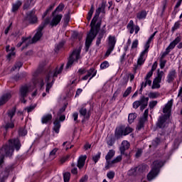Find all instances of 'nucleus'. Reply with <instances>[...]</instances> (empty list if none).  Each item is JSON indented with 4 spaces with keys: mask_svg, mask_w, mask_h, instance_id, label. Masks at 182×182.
I'll use <instances>...</instances> for the list:
<instances>
[{
    "mask_svg": "<svg viewBox=\"0 0 182 182\" xmlns=\"http://www.w3.org/2000/svg\"><path fill=\"white\" fill-rule=\"evenodd\" d=\"M106 1H102L101 4L99 6L98 9L96 10L95 16L93 17L91 23H90V31L87 33V38L85 41V46L87 49L90 48V45H92V42H93V39H95L99 33V29H100V26L102 25V20L99 19V16L100 13L105 14L106 9Z\"/></svg>",
    "mask_w": 182,
    "mask_h": 182,
    "instance_id": "f257e3e1",
    "label": "nucleus"
},
{
    "mask_svg": "<svg viewBox=\"0 0 182 182\" xmlns=\"http://www.w3.org/2000/svg\"><path fill=\"white\" fill-rule=\"evenodd\" d=\"M62 70H63V65L50 69L46 71L44 80L40 79L38 81L37 85L40 86L41 89H42L45 85V81L46 82V93H49V90H50V88L53 86V83L55 82L54 77H58V75H60V73H62Z\"/></svg>",
    "mask_w": 182,
    "mask_h": 182,
    "instance_id": "f03ea898",
    "label": "nucleus"
},
{
    "mask_svg": "<svg viewBox=\"0 0 182 182\" xmlns=\"http://www.w3.org/2000/svg\"><path fill=\"white\" fill-rule=\"evenodd\" d=\"M21 141H19V139H10L9 141V146L4 145L0 149V167L4 164V159L5 158V156L11 157V156L14 154V149H16L18 151L19 149H21Z\"/></svg>",
    "mask_w": 182,
    "mask_h": 182,
    "instance_id": "7ed1b4c3",
    "label": "nucleus"
},
{
    "mask_svg": "<svg viewBox=\"0 0 182 182\" xmlns=\"http://www.w3.org/2000/svg\"><path fill=\"white\" fill-rule=\"evenodd\" d=\"M173 106V100H171L165 105V107L163 109V112L164 115L159 117L157 122V127L159 129H164L167 126V120L170 118V113H171V107Z\"/></svg>",
    "mask_w": 182,
    "mask_h": 182,
    "instance_id": "20e7f679",
    "label": "nucleus"
},
{
    "mask_svg": "<svg viewBox=\"0 0 182 182\" xmlns=\"http://www.w3.org/2000/svg\"><path fill=\"white\" fill-rule=\"evenodd\" d=\"M156 33L157 31H155L148 39L146 44L144 45V50L140 53L139 57L137 60V65L141 66L146 62V59L147 58V54L149 53V48H150V43H151V41L154 39V36H156Z\"/></svg>",
    "mask_w": 182,
    "mask_h": 182,
    "instance_id": "39448f33",
    "label": "nucleus"
},
{
    "mask_svg": "<svg viewBox=\"0 0 182 182\" xmlns=\"http://www.w3.org/2000/svg\"><path fill=\"white\" fill-rule=\"evenodd\" d=\"M163 166H164V162L160 159L153 162L151 170L148 173V176H147V178L149 181H151V180L157 177V175L159 174V171H160V168H161Z\"/></svg>",
    "mask_w": 182,
    "mask_h": 182,
    "instance_id": "423d86ee",
    "label": "nucleus"
},
{
    "mask_svg": "<svg viewBox=\"0 0 182 182\" xmlns=\"http://www.w3.org/2000/svg\"><path fill=\"white\" fill-rule=\"evenodd\" d=\"M63 18V15L53 12L51 14V19L49 20V18H46L43 25L45 26V25L49 24L51 28H55V26H58V23H60Z\"/></svg>",
    "mask_w": 182,
    "mask_h": 182,
    "instance_id": "0eeeda50",
    "label": "nucleus"
},
{
    "mask_svg": "<svg viewBox=\"0 0 182 182\" xmlns=\"http://www.w3.org/2000/svg\"><path fill=\"white\" fill-rule=\"evenodd\" d=\"M82 50V48H79L77 49H75L72 54L70 55L68 61L66 65V69H70V68H72V65H73L75 63L77 62L79 59H80V52Z\"/></svg>",
    "mask_w": 182,
    "mask_h": 182,
    "instance_id": "6e6552de",
    "label": "nucleus"
},
{
    "mask_svg": "<svg viewBox=\"0 0 182 182\" xmlns=\"http://www.w3.org/2000/svg\"><path fill=\"white\" fill-rule=\"evenodd\" d=\"M32 90H33V88L29 85H23L20 87L18 97L22 103H26L25 98L28 97Z\"/></svg>",
    "mask_w": 182,
    "mask_h": 182,
    "instance_id": "1a4fd4ad",
    "label": "nucleus"
},
{
    "mask_svg": "<svg viewBox=\"0 0 182 182\" xmlns=\"http://www.w3.org/2000/svg\"><path fill=\"white\" fill-rule=\"evenodd\" d=\"M132 132H133V129L129 127H127L126 128L123 127H118L115 130V137L116 139H120L122 136H127Z\"/></svg>",
    "mask_w": 182,
    "mask_h": 182,
    "instance_id": "9d476101",
    "label": "nucleus"
},
{
    "mask_svg": "<svg viewBox=\"0 0 182 182\" xmlns=\"http://www.w3.org/2000/svg\"><path fill=\"white\" fill-rule=\"evenodd\" d=\"M116 37L114 36H108V43H107V50L105 53V56L107 58L110 55L112 50H114V46H116Z\"/></svg>",
    "mask_w": 182,
    "mask_h": 182,
    "instance_id": "9b49d317",
    "label": "nucleus"
},
{
    "mask_svg": "<svg viewBox=\"0 0 182 182\" xmlns=\"http://www.w3.org/2000/svg\"><path fill=\"white\" fill-rule=\"evenodd\" d=\"M127 28L128 29L131 35H132V33H134V31L135 35H137L139 33V31H140V27L138 25L134 26V21H133V20L129 21V23L127 26Z\"/></svg>",
    "mask_w": 182,
    "mask_h": 182,
    "instance_id": "f8f14e48",
    "label": "nucleus"
},
{
    "mask_svg": "<svg viewBox=\"0 0 182 182\" xmlns=\"http://www.w3.org/2000/svg\"><path fill=\"white\" fill-rule=\"evenodd\" d=\"M43 28H45V24H41L37 29V32L36 33V34L34 35V36L33 37V38H31V43H35L36 42H38V41H39V39H41L42 38V35H43L42 33V31H43Z\"/></svg>",
    "mask_w": 182,
    "mask_h": 182,
    "instance_id": "ddd939ff",
    "label": "nucleus"
},
{
    "mask_svg": "<svg viewBox=\"0 0 182 182\" xmlns=\"http://www.w3.org/2000/svg\"><path fill=\"white\" fill-rule=\"evenodd\" d=\"M115 151L113 149H111L108 151L105 156L106 160V164H105V168H110L112 167V161H110L111 159H113L114 157Z\"/></svg>",
    "mask_w": 182,
    "mask_h": 182,
    "instance_id": "4468645a",
    "label": "nucleus"
},
{
    "mask_svg": "<svg viewBox=\"0 0 182 182\" xmlns=\"http://www.w3.org/2000/svg\"><path fill=\"white\" fill-rule=\"evenodd\" d=\"M12 171V166H7L0 173V182H5V180L9 176V173Z\"/></svg>",
    "mask_w": 182,
    "mask_h": 182,
    "instance_id": "2eb2a0df",
    "label": "nucleus"
},
{
    "mask_svg": "<svg viewBox=\"0 0 182 182\" xmlns=\"http://www.w3.org/2000/svg\"><path fill=\"white\" fill-rule=\"evenodd\" d=\"M26 21H28L31 23H36L38 22V17L35 16V11L32 10L27 13V16L26 18Z\"/></svg>",
    "mask_w": 182,
    "mask_h": 182,
    "instance_id": "dca6fc26",
    "label": "nucleus"
},
{
    "mask_svg": "<svg viewBox=\"0 0 182 182\" xmlns=\"http://www.w3.org/2000/svg\"><path fill=\"white\" fill-rule=\"evenodd\" d=\"M21 41L22 42L17 44L18 48H21V46L23 45V49H25V48H28V46H29V45L32 43V42L31 41V37H23L21 38Z\"/></svg>",
    "mask_w": 182,
    "mask_h": 182,
    "instance_id": "f3484780",
    "label": "nucleus"
},
{
    "mask_svg": "<svg viewBox=\"0 0 182 182\" xmlns=\"http://www.w3.org/2000/svg\"><path fill=\"white\" fill-rule=\"evenodd\" d=\"M181 41V37L180 36L176 37V39L169 44V46L166 48V49H168L170 52H171V50H173V48H176V45H178V43H180Z\"/></svg>",
    "mask_w": 182,
    "mask_h": 182,
    "instance_id": "a211bd4d",
    "label": "nucleus"
},
{
    "mask_svg": "<svg viewBox=\"0 0 182 182\" xmlns=\"http://www.w3.org/2000/svg\"><path fill=\"white\" fill-rule=\"evenodd\" d=\"M86 159H87V156L86 155H81L78 158L77 160V167L78 168H83V166H85V163L86 162Z\"/></svg>",
    "mask_w": 182,
    "mask_h": 182,
    "instance_id": "6ab92c4d",
    "label": "nucleus"
},
{
    "mask_svg": "<svg viewBox=\"0 0 182 182\" xmlns=\"http://www.w3.org/2000/svg\"><path fill=\"white\" fill-rule=\"evenodd\" d=\"M139 101L141 105V110H144V109L147 107V105H149V97H145L144 96H142Z\"/></svg>",
    "mask_w": 182,
    "mask_h": 182,
    "instance_id": "aec40b11",
    "label": "nucleus"
},
{
    "mask_svg": "<svg viewBox=\"0 0 182 182\" xmlns=\"http://www.w3.org/2000/svg\"><path fill=\"white\" fill-rule=\"evenodd\" d=\"M12 97V94L11 92H8L6 94H4L1 98H0V106H2V105H5L9 99Z\"/></svg>",
    "mask_w": 182,
    "mask_h": 182,
    "instance_id": "412c9836",
    "label": "nucleus"
},
{
    "mask_svg": "<svg viewBox=\"0 0 182 182\" xmlns=\"http://www.w3.org/2000/svg\"><path fill=\"white\" fill-rule=\"evenodd\" d=\"M41 123L43 124H46L48 123H52V114H47L46 115H43L41 118Z\"/></svg>",
    "mask_w": 182,
    "mask_h": 182,
    "instance_id": "4be33fe9",
    "label": "nucleus"
},
{
    "mask_svg": "<svg viewBox=\"0 0 182 182\" xmlns=\"http://www.w3.org/2000/svg\"><path fill=\"white\" fill-rule=\"evenodd\" d=\"M129 147H130V143H129V141H123L122 142V145L120 147L121 154H124V151L129 150Z\"/></svg>",
    "mask_w": 182,
    "mask_h": 182,
    "instance_id": "5701e85b",
    "label": "nucleus"
},
{
    "mask_svg": "<svg viewBox=\"0 0 182 182\" xmlns=\"http://www.w3.org/2000/svg\"><path fill=\"white\" fill-rule=\"evenodd\" d=\"M22 6V1L17 0L14 4H12L11 12L15 14L19 8Z\"/></svg>",
    "mask_w": 182,
    "mask_h": 182,
    "instance_id": "b1692460",
    "label": "nucleus"
},
{
    "mask_svg": "<svg viewBox=\"0 0 182 182\" xmlns=\"http://www.w3.org/2000/svg\"><path fill=\"white\" fill-rule=\"evenodd\" d=\"M176 70H172L169 72L168 76H167V82L168 83H171L173 80H174L175 77H176Z\"/></svg>",
    "mask_w": 182,
    "mask_h": 182,
    "instance_id": "393cba45",
    "label": "nucleus"
},
{
    "mask_svg": "<svg viewBox=\"0 0 182 182\" xmlns=\"http://www.w3.org/2000/svg\"><path fill=\"white\" fill-rule=\"evenodd\" d=\"M9 46L6 47V50L8 52L7 59H11V58H14L15 56V48L12 47L9 50Z\"/></svg>",
    "mask_w": 182,
    "mask_h": 182,
    "instance_id": "a878e982",
    "label": "nucleus"
},
{
    "mask_svg": "<svg viewBox=\"0 0 182 182\" xmlns=\"http://www.w3.org/2000/svg\"><path fill=\"white\" fill-rule=\"evenodd\" d=\"M96 73H97V71L93 68H90L87 71V75H90V79L88 82H90V80H92V79H93V77L96 76Z\"/></svg>",
    "mask_w": 182,
    "mask_h": 182,
    "instance_id": "bb28decb",
    "label": "nucleus"
},
{
    "mask_svg": "<svg viewBox=\"0 0 182 182\" xmlns=\"http://www.w3.org/2000/svg\"><path fill=\"white\" fill-rule=\"evenodd\" d=\"M80 114L83 116L84 119H89L90 117V114L87 112V109L86 108L82 107L80 110Z\"/></svg>",
    "mask_w": 182,
    "mask_h": 182,
    "instance_id": "cd10ccee",
    "label": "nucleus"
},
{
    "mask_svg": "<svg viewBox=\"0 0 182 182\" xmlns=\"http://www.w3.org/2000/svg\"><path fill=\"white\" fill-rule=\"evenodd\" d=\"M35 5V0H24L23 9H28L30 6H33Z\"/></svg>",
    "mask_w": 182,
    "mask_h": 182,
    "instance_id": "c85d7f7f",
    "label": "nucleus"
},
{
    "mask_svg": "<svg viewBox=\"0 0 182 182\" xmlns=\"http://www.w3.org/2000/svg\"><path fill=\"white\" fill-rule=\"evenodd\" d=\"M60 129V122L58 119H56L54 122V128L53 130L55 133H59V130Z\"/></svg>",
    "mask_w": 182,
    "mask_h": 182,
    "instance_id": "c756f323",
    "label": "nucleus"
},
{
    "mask_svg": "<svg viewBox=\"0 0 182 182\" xmlns=\"http://www.w3.org/2000/svg\"><path fill=\"white\" fill-rule=\"evenodd\" d=\"M147 85L149 86H151V80H150V78H145V82H142L141 84L140 90H143V89H144V87H146V86H147Z\"/></svg>",
    "mask_w": 182,
    "mask_h": 182,
    "instance_id": "7c9ffc66",
    "label": "nucleus"
},
{
    "mask_svg": "<svg viewBox=\"0 0 182 182\" xmlns=\"http://www.w3.org/2000/svg\"><path fill=\"white\" fill-rule=\"evenodd\" d=\"M160 83H161V80L155 78L153 81L152 89H159Z\"/></svg>",
    "mask_w": 182,
    "mask_h": 182,
    "instance_id": "2f4dec72",
    "label": "nucleus"
},
{
    "mask_svg": "<svg viewBox=\"0 0 182 182\" xmlns=\"http://www.w3.org/2000/svg\"><path fill=\"white\" fill-rule=\"evenodd\" d=\"M146 16H147V11H141L136 15L138 19H146Z\"/></svg>",
    "mask_w": 182,
    "mask_h": 182,
    "instance_id": "473e14b6",
    "label": "nucleus"
},
{
    "mask_svg": "<svg viewBox=\"0 0 182 182\" xmlns=\"http://www.w3.org/2000/svg\"><path fill=\"white\" fill-rule=\"evenodd\" d=\"M128 82H129V77H124L119 81V87H123V86H126V85H127Z\"/></svg>",
    "mask_w": 182,
    "mask_h": 182,
    "instance_id": "72a5a7b5",
    "label": "nucleus"
},
{
    "mask_svg": "<svg viewBox=\"0 0 182 182\" xmlns=\"http://www.w3.org/2000/svg\"><path fill=\"white\" fill-rule=\"evenodd\" d=\"M137 117V114L136 113H131L128 116V122L130 124L134 122V119Z\"/></svg>",
    "mask_w": 182,
    "mask_h": 182,
    "instance_id": "f704fd0d",
    "label": "nucleus"
},
{
    "mask_svg": "<svg viewBox=\"0 0 182 182\" xmlns=\"http://www.w3.org/2000/svg\"><path fill=\"white\" fill-rule=\"evenodd\" d=\"M58 148H55V149H53L50 152V154H49L50 160H53V159H55V157H56V153H58Z\"/></svg>",
    "mask_w": 182,
    "mask_h": 182,
    "instance_id": "c9c22d12",
    "label": "nucleus"
},
{
    "mask_svg": "<svg viewBox=\"0 0 182 182\" xmlns=\"http://www.w3.org/2000/svg\"><path fill=\"white\" fill-rule=\"evenodd\" d=\"M64 8H65V4H63V3H60L59 6L53 12H55V14H58V12H62Z\"/></svg>",
    "mask_w": 182,
    "mask_h": 182,
    "instance_id": "e433bc0d",
    "label": "nucleus"
},
{
    "mask_svg": "<svg viewBox=\"0 0 182 182\" xmlns=\"http://www.w3.org/2000/svg\"><path fill=\"white\" fill-rule=\"evenodd\" d=\"M146 121H147V119H146V118H141L140 119L139 122L138 124V130H140V129L144 127V123H146Z\"/></svg>",
    "mask_w": 182,
    "mask_h": 182,
    "instance_id": "4c0bfd02",
    "label": "nucleus"
},
{
    "mask_svg": "<svg viewBox=\"0 0 182 182\" xmlns=\"http://www.w3.org/2000/svg\"><path fill=\"white\" fill-rule=\"evenodd\" d=\"M93 12H95V8L93 7V6H92L87 16V21H90V19H92V16H93Z\"/></svg>",
    "mask_w": 182,
    "mask_h": 182,
    "instance_id": "58836bf2",
    "label": "nucleus"
},
{
    "mask_svg": "<svg viewBox=\"0 0 182 182\" xmlns=\"http://www.w3.org/2000/svg\"><path fill=\"white\" fill-rule=\"evenodd\" d=\"M137 174V167L132 168L128 171V176H136Z\"/></svg>",
    "mask_w": 182,
    "mask_h": 182,
    "instance_id": "ea45409f",
    "label": "nucleus"
},
{
    "mask_svg": "<svg viewBox=\"0 0 182 182\" xmlns=\"http://www.w3.org/2000/svg\"><path fill=\"white\" fill-rule=\"evenodd\" d=\"M16 112V109L12 108L11 109L9 110L8 112V116L10 117V119L11 120L14 116H15V113Z\"/></svg>",
    "mask_w": 182,
    "mask_h": 182,
    "instance_id": "a19ab883",
    "label": "nucleus"
},
{
    "mask_svg": "<svg viewBox=\"0 0 182 182\" xmlns=\"http://www.w3.org/2000/svg\"><path fill=\"white\" fill-rule=\"evenodd\" d=\"M54 8H55V4H50L49 7L46 9V12L43 14V18H45V16L48 15V13L50 12V11H52V9H53Z\"/></svg>",
    "mask_w": 182,
    "mask_h": 182,
    "instance_id": "79ce46f5",
    "label": "nucleus"
},
{
    "mask_svg": "<svg viewBox=\"0 0 182 182\" xmlns=\"http://www.w3.org/2000/svg\"><path fill=\"white\" fill-rule=\"evenodd\" d=\"M122 155H119L118 156H117L114 159H113L111 161V167H112V164H116L117 163H119V161H122Z\"/></svg>",
    "mask_w": 182,
    "mask_h": 182,
    "instance_id": "37998d69",
    "label": "nucleus"
},
{
    "mask_svg": "<svg viewBox=\"0 0 182 182\" xmlns=\"http://www.w3.org/2000/svg\"><path fill=\"white\" fill-rule=\"evenodd\" d=\"M14 127H15V125L14 124V122L12 121L6 123L4 126V129H6V130H8V129H14Z\"/></svg>",
    "mask_w": 182,
    "mask_h": 182,
    "instance_id": "c03bdc74",
    "label": "nucleus"
},
{
    "mask_svg": "<svg viewBox=\"0 0 182 182\" xmlns=\"http://www.w3.org/2000/svg\"><path fill=\"white\" fill-rule=\"evenodd\" d=\"M21 68H22V63L21 62H18L16 63V65H14V67H13L11 68V70H19V69H21Z\"/></svg>",
    "mask_w": 182,
    "mask_h": 182,
    "instance_id": "a18cd8bd",
    "label": "nucleus"
},
{
    "mask_svg": "<svg viewBox=\"0 0 182 182\" xmlns=\"http://www.w3.org/2000/svg\"><path fill=\"white\" fill-rule=\"evenodd\" d=\"M63 178L65 182H69V180H70V173L69 172L64 173Z\"/></svg>",
    "mask_w": 182,
    "mask_h": 182,
    "instance_id": "49530a36",
    "label": "nucleus"
},
{
    "mask_svg": "<svg viewBox=\"0 0 182 182\" xmlns=\"http://www.w3.org/2000/svg\"><path fill=\"white\" fill-rule=\"evenodd\" d=\"M150 99H157L159 97V93L157 92H149L148 95Z\"/></svg>",
    "mask_w": 182,
    "mask_h": 182,
    "instance_id": "de8ad7c7",
    "label": "nucleus"
},
{
    "mask_svg": "<svg viewBox=\"0 0 182 182\" xmlns=\"http://www.w3.org/2000/svg\"><path fill=\"white\" fill-rule=\"evenodd\" d=\"M132 93V87H128L123 95V97H127Z\"/></svg>",
    "mask_w": 182,
    "mask_h": 182,
    "instance_id": "09e8293b",
    "label": "nucleus"
},
{
    "mask_svg": "<svg viewBox=\"0 0 182 182\" xmlns=\"http://www.w3.org/2000/svg\"><path fill=\"white\" fill-rule=\"evenodd\" d=\"M109 62L104 61L103 63H101L100 68L101 69H107V68H109Z\"/></svg>",
    "mask_w": 182,
    "mask_h": 182,
    "instance_id": "8fccbe9b",
    "label": "nucleus"
},
{
    "mask_svg": "<svg viewBox=\"0 0 182 182\" xmlns=\"http://www.w3.org/2000/svg\"><path fill=\"white\" fill-rule=\"evenodd\" d=\"M163 76H164V72L158 70L157 77L156 78L161 81Z\"/></svg>",
    "mask_w": 182,
    "mask_h": 182,
    "instance_id": "3c124183",
    "label": "nucleus"
},
{
    "mask_svg": "<svg viewBox=\"0 0 182 182\" xmlns=\"http://www.w3.org/2000/svg\"><path fill=\"white\" fill-rule=\"evenodd\" d=\"M100 152H98L95 156L92 157V160L95 161V163H97V161H99L100 159Z\"/></svg>",
    "mask_w": 182,
    "mask_h": 182,
    "instance_id": "603ef678",
    "label": "nucleus"
},
{
    "mask_svg": "<svg viewBox=\"0 0 182 182\" xmlns=\"http://www.w3.org/2000/svg\"><path fill=\"white\" fill-rule=\"evenodd\" d=\"M107 31H106V26H104L101 30L100 31V33L98 36H105V33H106Z\"/></svg>",
    "mask_w": 182,
    "mask_h": 182,
    "instance_id": "864d4df0",
    "label": "nucleus"
},
{
    "mask_svg": "<svg viewBox=\"0 0 182 182\" xmlns=\"http://www.w3.org/2000/svg\"><path fill=\"white\" fill-rule=\"evenodd\" d=\"M107 177L109 180H112V178H114V171H109L107 173Z\"/></svg>",
    "mask_w": 182,
    "mask_h": 182,
    "instance_id": "5fc2aeb1",
    "label": "nucleus"
},
{
    "mask_svg": "<svg viewBox=\"0 0 182 182\" xmlns=\"http://www.w3.org/2000/svg\"><path fill=\"white\" fill-rule=\"evenodd\" d=\"M178 28H180V22L178 21V22H176L174 23L173 27H172V28H171L172 32H174V31H177V29H178Z\"/></svg>",
    "mask_w": 182,
    "mask_h": 182,
    "instance_id": "6e6d98bb",
    "label": "nucleus"
},
{
    "mask_svg": "<svg viewBox=\"0 0 182 182\" xmlns=\"http://www.w3.org/2000/svg\"><path fill=\"white\" fill-rule=\"evenodd\" d=\"M139 46V40L136 39L132 42V49H136Z\"/></svg>",
    "mask_w": 182,
    "mask_h": 182,
    "instance_id": "4d7b16f0",
    "label": "nucleus"
},
{
    "mask_svg": "<svg viewBox=\"0 0 182 182\" xmlns=\"http://www.w3.org/2000/svg\"><path fill=\"white\" fill-rule=\"evenodd\" d=\"M27 133L28 132H26V130L22 128H21L18 131L19 136H26Z\"/></svg>",
    "mask_w": 182,
    "mask_h": 182,
    "instance_id": "13d9d810",
    "label": "nucleus"
},
{
    "mask_svg": "<svg viewBox=\"0 0 182 182\" xmlns=\"http://www.w3.org/2000/svg\"><path fill=\"white\" fill-rule=\"evenodd\" d=\"M159 144H160V139H159V138H156V139H154V140L152 141V145H153L154 147L159 146Z\"/></svg>",
    "mask_w": 182,
    "mask_h": 182,
    "instance_id": "bf43d9fd",
    "label": "nucleus"
},
{
    "mask_svg": "<svg viewBox=\"0 0 182 182\" xmlns=\"http://www.w3.org/2000/svg\"><path fill=\"white\" fill-rule=\"evenodd\" d=\"M139 106H141V105H140V101H139V100L135 101L133 103V108L134 109H138Z\"/></svg>",
    "mask_w": 182,
    "mask_h": 182,
    "instance_id": "052dcab7",
    "label": "nucleus"
},
{
    "mask_svg": "<svg viewBox=\"0 0 182 182\" xmlns=\"http://www.w3.org/2000/svg\"><path fill=\"white\" fill-rule=\"evenodd\" d=\"M166 63H167V61L165 60H160V68L161 69H164V66H166Z\"/></svg>",
    "mask_w": 182,
    "mask_h": 182,
    "instance_id": "680f3d73",
    "label": "nucleus"
},
{
    "mask_svg": "<svg viewBox=\"0 0 182 182\" xmlns=\"http://www.w3.org/2000/svg\"><path fill=\"white\" fill-rule=\"evenodd\" d=\"M63 45H65V43L63 42H61L58 45H57V46L55 47V52H58L59 49L63 48Z\"/></svg>",
    "mask_w": 182,
    "mask_h": 182,
    "instance_id": "e2e57ef3",
    "label": "nucleus"
},
{
    "mask_svg": "<svg viewBox=\"0 0 182 182\" xmlns=\"http://www.w3.org/2000/svg\"><path fill=\"white\" fill-rule=\"evenodd\" d=\"M102 39H103V36H98L97 38V41H96V45L97 46H99V45H100L101 42H102Z\"/></svg>",
    "mask_w": 182,
    "mask_h": 182,
    "instance_id": "0e129e2a",
    "label": "nucleus"
},
{
    "mask_svg": "<svg viewBox=\"0 0 182 182\" xmlns=\"http://www.w3.org/2000/svg\"><path fill=\"white\" fill-rule=\"evenodd\" d=\"M157 105V101H152L149 102L150 109H154Z\"/></svg>",
    "mask_w": 182,
    "mask_h": 182,
    "instance_id": "69168bd1",
    "label": "nucleus"
},
{
    "mask_svg": "<svg viewBox=\"0 0 182 182\" xmlns=\"http://www.w3.org/2000/svg\"><path fill=\"white\" fill-rule=\"evenodd\" d=\"M35 109V105H31L30 107H28L26 108V110H27L28 113H31Z\"/></svg>",
    "mask_w": 182,
    "mask_h": 182,
    "instance_id": "338daca9",
    "label": "nucleus"
},
{
    "mask_svg": "<svg viewBox=\"0 0 182 182\" xmlns=\"http://www.w3.org/2000/svg\"><path fill=\"white\" fill-rule=\"evenodd\" d=\"M108 146H113L114 144V140L112 138L107 140V141Z\"/></svg>",
    "mask_w": 182,
    "mask_h": 182,
    "instance_id": "774afa93",
    "label": "nucleus"
}]
</instances>
